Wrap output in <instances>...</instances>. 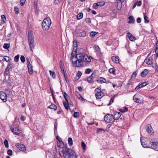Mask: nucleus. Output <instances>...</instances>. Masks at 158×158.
Segmentation results:
<instances>
[{
    "instance_id": "obj_48",
    "label": "nucleus",
    "mask_w": 158,
    "mask_h": 158,
    "mask_svg": "<svg viewBox=\"0 0 158 158\" xmlns=\"http://www.w3.org/2000/svg\"><path fill=\"white\" fill-rule=\"evenodd\" d=\"M120 111L122 113H124L128 111V108L127 107H124L122 110H120Z\"/></svg>"
},
{
    "instance_id": "obj_61",
    "label": "nucleus",
    "mask_w": 158,
    "mask_h": 158,
    "mask_svg": "<svg viewBox=\"0 0 158 158\" xmlns=\"http://www.w3.org/2000/svg\"><path fill=\"white\" fill-rule=\"evenodd\" d=\"M97 131L98 133L102 132V131H104V130L102 128L98 129L97 130Z\"/></svg>"
},
{
    "instance_id": "obj_40",
    "label": "nucleus",
    "mask_w": 158,
    "mask_h": 158,
    "mask_svg": "<svg viewBox=\"0 0 158 158\" xmlns=\"http://www.w3.org/2000/svg\"><path fill=\"white\" fill-rule=\"evenodd\" d=\"M87 81L89 83H92L93 82V79L89 77L87 78Z\"/></svg>"
},
{
    "instance_id": "obj_25",
    "label": "nucleus",
    "mask_w": 158,
    "mask_h": 158,
    "mask_svg": "<svg viewBox=\"0 0 158 158\" xmlns=\"http://www.w3.org/2000/svg\"><path fill=\"white\" fill-rule=\"evenodd\" d=\"M152 128L151 125L150 124H148L147 126L146 131L148 133H150L152 132Z\"/></svg>"
},
{
    "instance_id": "obj_50",
    "label": "nucleus",
    "mask_w": 158,
    "mask_h": 158,
    "mask_svg": "<svg viewBox=\"0 0 158 158\" xmlns=\"http://www.w3.org/2000/svg\"><path fill=\"white\" fill-rule=\"evenodd\" d=\"M82 73L80 71H78L76 75L78 77V79H79Z\"/></svg>"
},
{
    "instance_id": "obj_14",
    "label": "nucleus",
    "mask_w": 158,
    "mask_h": 158,
    "mask_svg": "<svg viewBox=\"0 0 158 158\" xmlns=\"http://www.w3.org/2000/svg\"><path fill=\"white\" fill-rule=\"evenodd\" d=\"M14 68V66L13 64H8L6 68L5 69V73L7 72L6 73L7 74L10 73V69H12V68Z\"/></svg>"
},
{
    "instance_id": "obj_57",
    "label": "nucleus",
    "mask_w": 158,
    "mask_h": 158,
    "mask_svg": "<svg viewBox=\"0 0 158 158\" xmlns=\"http://www.w3.org/2000/svg\"><path fill=\"white\" fill-rule=\"evenodd\" d=\"M69 104V105L73 106V103L72 101L69 99L68 101V102H66Z\"/></svg>"
},
{
    "instance_id": "obj_59",
    "label": "nucleus",
    "mask_w": 158,
    "mask_h": 158,
    "mask_svg": "<svg viewBox=\"0 0 158 158\" xmlns=\"http://www.w3.org/2000/svg\"><path fill=\"white\" fill-rule=\"evenodd\" d=\"M61 70L63 72L64 75V77L65 78V79H66V76H65V73H66L64 71V69L63 67H61Z\"/></svg>"
},
{
    "instance_id": "obj_1",
    "label": "nucleus",
    "mask_w": 158,
    "mask_h": 158,
    "mask_svg": "<svg viewBox=\"0 0 158 158\" xmlns=\"http://www.w3.org/2000/svg\"><path fill=\"white\" fill-rule=\"evenodd\" d=\"M75 49L71 53V60L75 66L80 67L86 65L91 61L89 57L84 53H80L76 54L77 51Z\"/></svg>"
},
{
    "instance_id": "obj_5",
    "label": "nucleus",
    "mask_w": 158,
    "mask_h": 158,
    "mask_svg": "<svg viewBox=\"0 0 158 158\" xmlns=\"http://www.w3.org/2000/svg\"><path fill=\"white\" fill-rule=\"evenodd\" d=\"M104 119L108 123L113 122L114 121V115L110 114H107L104 116Z\"/></svg>"
},
{
    "instance_id": "obj_10",
    "label": "nucleus",
    "mask_w": 158,
    "mask_h": 158,
    "mask_svg": "<svg viewBox=\"0 0 158 158\" xmlns=\"http://www.w3.org/2000/svg\"><path fill=\"white\" fill-rule=\"evenodd\" d=\"M11 131L14 134L17 135H19L22 132L21 130L19 128L18 126L12 128Z\"/></svg>"
},
{
    "instance_id": "obj_12",
    "label": "nucleus",
    "mask_w": 158,
    "mask_h": 158,
    "mask_svg": "<svg viewBox=\"0 0 158 158\" xmlns=\"http://www.w3.org/2000/svg\"><path fill=\"white\" fill-rule=\"evenodd\" d=\"M15 145L20 151H23L26 150L25 146L22 144L16 143L15 144Z\"/></svg>"
},
{
    "instance_id": "obj_41",
    "label": "nucleus",
    "mask_w": 158,
    "mask_h": 158,
    "mask_svg": "<svg viewBox=\"0 0 158 158\" xmlns=\"http://www.w3.org/2000/svg\"><path fill=\"white\" fill-rule=\"evenodd\" d=\"M37 4L38 1H34V6L35 10H37Z\"/></svg>"
},
{
    "instance_id": "obj_35",
    "label": "nucleus",
    "mask_w": 158,
    "mask_h": 158,
    "mask_svg": "<svg viewBox=\"0 0 158 158\" xmlns=\"http://www.w3.org/2000/svg\"><path fill=\"white\" fill-rule=\"evenodd\" d=\"M49 72L50 73V75L53 78H55V77H56V75H55V73L51 71V70H50L49 71Z\"/></svg>"
},
{
    "instance_id": "obj_56",
    "label": "nucleus",
    "mask_w": 158,
    "mask_h": 158,
    "mask_svg": "<svg viewBox=\"0 0 158 158\" xmlns=\"http://www.w3.org/2000/svg\"><path fill=\"white\" fill-rule=\"evenodd\" d=\"M3 59H4L6 62H8L9 60V58L8 56H4L3 57Z\"/></svg>"
},
{
    "instance_id": "obj_34",
    "label": "nucleus",
    "mask_w": 158,
    "mask_h": 158,
    "mask_svg": "<svg viewBox=\"0 0 158 158\" xmlns=\"http://www.w3.org/2000/svg\"><path fill=\"white\" fill-rule=\"evenodd\" d=\"M63 145V143L62 141L59 140L57 141V146L58 147H61Z\"/></svg>"
},
{
    "instance_id": "obj_36",
    "label": "nucleus",
    "mask_w": 158,
    "mask_h": 158,
    "mask_svg": "<svg viewBox=\"0 0 158 158\" xmlns=\"http://www.w3.org/2000/svg\"><path fill=\"white\" fill-rule=\"evenodd\" d=\"M68 141L69 145H73V140L71 138H69L68 139Z\"/></svg>"
},
{
    "instance_id": "obj_21",
    "label": "nucleus",
    "mask_w": 158,
    "mask_h": 158,
    "mask_svg": "<svg viewBox=\"0 0 158 158\" xmlns=\"http://www.w3.org/2000/svg\"><path fill=\"white\" fill-rule=\"evenodd\" d=\"M148 73V70L147 69H145L141 73V76L142 77L145 76Z\"/></svg>"
},
{
    "instance_id": "obj_16",
    "label": "nucleus",
    "mask_w": 158,
    "mask_h": 158,
    "mask_svg": "<svg viewBox=\"0 0 158 158\" xmlns=\"http://www.w3.org/2000/svg\"><path fill=\"white\" fill-rule=\"evenodd\" d=\"M144 139H143V140L141 139V138L140 139V141L142 146L144 148H150V145H149L147 143V142L145 141H144L145 142H144Z\"/></svg>"
},
{
    "instance_id": "obj_27",
    "label": "nucleus",
    "mask_w": 158,
    "mask_h": 158,
    "mask_svg": "<svg viewBox=\"0 0 158 158\" xmlns=\"http://www.w3.org/2000/svg\"><path fill=\"white\" fill-rule=\"evenodd\" d=\"M142 3L140 1H139L137 2H135L133 6L132 7V9H134L136 6L137 5L138 6H140L141 5Z\"/></svg>"
},
{
    "instance_id": "obj_45",
    "label": "nucleus",
    "mask_w": 158,
    "mask_h": 158,
    "mask_svg": "<svg viewBox=\"0 0 158 158\" xmlns=\"http://www.w3.org/2000/svg\"><path fill=\"white\" fill-rule=\"evenodd\" d=\"M100 78L101 79V81H100L101 83H106V79L102 77H100Z\"/></svg>"
},
{
    "instance_id": "obj_24",
    "label": "nucleus",
    "mask_w": 158,
    "mask_h": 158,
    "mask_svg": "<svg viewBox=\"0 0 158 158\" xmlns=\"http://www.w3.org/2000/svg\"><path fill=\"white\" fill-rule=\"evenodd\" d=\"M112 60L116 63H118L119 62L118 58L116 56H112L111 57Z\"/></svg>"
},
{
    "instance_id": "obj_49",
    "label": "nucleus",
    "mask_w": 158,
    "mask_h": 158,
    "mask_svg": "<svg viewBox=\"0 0 158 158\" xmlns=\"http://www.w3.org/2000/svg\"><path fill=\"white\" fill-rule=\"evenodd\" d=\"M109 72L110 73L114 74L115 73V70L113 68H110L109 69Z\"/></svg>"
},
{
    "instance_id": "obj_20",
    "label": "nucleus",
    "mask_w": 158,
    "mask_h": 158,
    "mask_svg": "<svg viewBox=\"0 0 158 158\" xmlns=\"http://www.w3.org/2000/svg\"><path fill=\"white\" fill-rule=\"evenodd\" d=\"M129 21L128 23H133L135 22V19L134 17L132 16H130L128 18Z\"/></svg>"
},
{
    "instance_id": "obj_3",
    "label": "nucleus",
    "mask_w": 158,
    "mask_h": 158,
    "mask_svg": "<svg viewBox=\"0 0 158 158\" xmlns=\"http://www.w3.org/2000/svg\"><path fill=\"white\" fill-rule=\"evenodd\" d=\"M28 40L31 50L32 51V48H34V38L33 33L31 31H28Z\"/></svg>"
},
{
    "instance_id": "obj_52",
    "label": "nucleus",
    "mask_w": 158,
    "mask_h": 158,
    "mask_svg": "<svg viewBox=\"0 0 158 158\" xmlns=\"http://www.w3.org/2000/svg\"><path fill=\"white\" fill-rule=\"evenodd\" d=\"M97 32H95L92 31V32H91V33H90V35L92 37H93L97 34Z\"/></svg>"
},
{
    "instance_id": "obj_23",
    "label": "nucleus",
    "mask_w": 158,
    "mask_h": 158,
    "mask_svg": "<svg viewBox=\"0 0 158 158\" xmlns=\"http://www.w3.org/2000/svg\"><path fill=\"white\" fill-rule=\"evenodd\" d=\"M69 157V158H77V156L76 155L75 152L73 150H72L71 155H70V156Z\"/></svg>"
},
{
    "instance_id": "obj_15",
    "label": "nucleus",
    "mask_w": 158,
    "mask_h": 158,
    "mask_svg": "<svg viewBox=\"0 0 158 158\" xmlns=\"http://www.w3.org/2000/svg\"><path fill=\"white\" fill-rule=\"evenodd\" d=\"M114 121L118 119L121 115V113L118 112H115L114 113Z\"/></svg>"
},
{
    "instance_id": "obj_39",
    "label": "nucleus",
    "mask_w": 158,
    "mask_h": 158,
    "mask_svg": "<svg viewBox=\"0 0 158 158\" xmlns=\"http://www.w3.org/2000/svg\"><path fill=\"white\" fill-rule=\"evenodd\" d=\"M4 143L5 147L6 148H8L9 144L7 140L6 139H5L4 141Z\"/></svg>"
},
{
    "instance_id": "obj_33",
    "label": "nucleus",
    "mask_w": 158,
    "mask_h": 158,
    "mask_svg": "<svg viewBox=\"0 0 158 158\" xmlns=\"http://www.w3.org/2000/svg\"><path fill=\"white\" fill-rule=\"evenodd\" d=\"M10 44H5L3 46V48L6 49H8V48L10 47Z\"/></svg>"
},
{
    "instance_id": "obj_64",
    "label": "nucleus",
    "mask_w": 158,
    "mask_h": 158,
    "mask_svg": "<svg viewBox=\"0 0 158 158\" xmlns=\"http://www.w3.org/2000/svg\"><path fill=\"white\" fill-rule=\"evenodd\" d=\"M85 21L87 23H90V19L89 18H87L85 19Z\"/></svg>"
},
{
    "instance_id": "obj_54",
    "label": "nucleus",
    "mask_w": 158,
    "mask_h": 158,
    "mask_svg": "<svg viewBox=\"0 0 158 158\" xmlns=\"http://www.w3.org/2000/svg\"><path fill=\"white\" fill-rule=\"evenodd\" d=\"M7 154L9 156H11L12 155V151L11 150H8L7 151Z\"/></svg>"
},
{
    "instance_id": "obj_32",
    "label": "nucleus",
    "mask_w": 158,
    "mask_h": 158,
    "mask_svg": "<svg viewBox=\"0 0 158 158\" xmlns=\"http://www.w3.org/2000/svg\"><path fill=\"white\" fill-rule=\"evenodd\" d=\"M1 21L2 23H5L6 22V19L5 16L4 15H2L1 16Z\"/></svg>"
},
{
    "instance_id": "obj_44",
    "label": "nucleus",
    "mask_w": 158,
    "mask_h": 158,
    "mask_svg": "<svg viewBox=\"0 0 158 158\" xmlns=\"http://www.w3.org/2000/svg\"><path fill=\"white\" fill-rule=\"evenodd\" d=\"M19 55L16 56L14 58V60L16 62H18L19 61Z\"/></svg>"
},
{
    "instance_id": "obj_31",
    "label": "nucleus",
    "mask_w": 158,
    "mask_h": 158,
    "mask_svg": "<svg viewBox=\"0 0 158 158\" xmlns=\"http://www.w3.org/2000/svg\"><path fill=\"white\" fill-rule=\"evenodd\" d=\"M155 53L156 54V56H158V41H157L156 44V48L155 50Z\"/></svg>"
},
{
    "instance_id": "obj_42",
    "label": "nucleus",
    "mask_w": 158,
    "mask_h": 158,
    "mask_svg": "<svg viewBox=\"0 0 158 158\" xmlns=\"http://www.w3.org/2000/svg\"><path fill=\"white\" fill-rule=\"evenodd\" d=\"M92 72L91 69L89 68H88L85 69V73L86 74H89Z\"/></svg>"
},
{
    "instance_id": "obj_7",
    "label": "nucleus",
    "mask_w": 158,
    "mask_h": 158,
    "mask_svg": "<svg viewBox=\"0 0 158 158\" xmlns=\"http://www.w3.org/2000/svg\"><path fill=\"white\" fill-rule=\"evenodd\" d=\"M151 144L150 148H151L155 150L158 151V142H154L153 139L151 141Z\"/></svg>"
},
{
    "instance_id": "obj_46",
    "label": "nucleus",
    "mask_w": 158,
    "mask_h": 158,
    "mask_svg": "<svg viewBox=\"0 0 158 158\" xmlns=\"http://www.w3.org/2000/svg\"><path fill=\"white\" fill-rule=\"evenodd\" d=\"M20 60L23 63H24L25 61V58L23 56H21L20 57Z\"/></svg>"
},
{
    "instance_id": "obj_55",
    "label": "nucleus",
    "mask_w": 158,
    "mask_h": 158,
    "mask_svg": "<svg viewBox=\"0 0 158 158\" xmlns=\"http://www.w3.org/2000/svg\"><path fill=\"white\" fill-rule=\"evenodd\" d=\"M137 71H135L131 76V78H135L136 77L137 75Z\"/></svg>"
},
{
    "instance_id": "obj_37",
    "label": "nucleus",
    "mask_w": 158,
    "mask_h": 158,
    "mask_svg": "<svg viewBox=\"0 0 158 158\" xmlns=\"http://www.w3.org/2000/svg\"><path fill=\"white\" fill-rule=\"evenodd\" d=\"M73 116L76 118H77L79 116V114L78 112H74L73 114Z\"/></svg>"
},
{
    "instance_id": "obj_26",
    "label": "nucleus",
    "mask_w": 158,
    "mask_h": 158,
    "mask_svg": "<svg viewBox=\"0 0 158 158\" xmlns=\"http://www.w3.org/2000/svg\"><path fill=\"white\" fill-rule=\"evenodd\" d=\"M63 102L64 106V107L65 109L68 110L69 109V105L68 103L66 102V101H63Z\"/></svg>"
},
{
    "instance_id": "obj_28",
    "label": "nucleus",
    "mask_w": 158,
    "mask_h": 158,
    "mask_svg": "<svg viewBox=\"0 0 158 158\" xmlns=\"http://www.w3.org/2000/svg\"><path fill=\"white\" fill-rule=\"evenodd\" d=\"M143 17L144 19V22L145 23H148L149 22V20L146 14L145 13H143Z\"/></svg>"
},
{
    "instance_id": "obj_11",
    "label": "nucleus",
    "mask_w": 158,
    "mask_h": 158,
    "mask_svg": "<svg viewBox=\"0 0 158 158\" xmlns=\"http://www.w3.org/2000/svg\"><path fill=\"white\" fill-rule=\"evenodd\" d=\"M0 98L3 102H5L7 101V96L6 93L3 91L0 92Z\"/></svg>"
},
{
    "instance_id": "obj_2",
    "label": "nucleus",
    "mask_w": 158,
    "mask_h": 158,
    "mask_svg": "<svg viewBox=\"0 0 158 158\" xmlns=\"http://www.w3.org/2000/svg\"><path fill=\"white\" fill-rule=\"evenodd\" d=\"M51 23L50 18L48 17L45 19L42 23V27L44 30H48L49 28Z\"/></svg>"
},
{
    "instance_id": "obj_43",
    "label": "nucleus",
    "mask_w": 158,
    "mask_h": 158,
    "mask_svg": "<svg viewBox=\"0 0 158 158\" xmlns=\"http://www.w3.org/2000/svg\"><path fill=\"white\" fill-rule=\"evenodd\" d=\"M81 147L84 150L86 149V145L84 142H82L81 143Z\"/></svg>"
},
{
    "instance_id": "obj_6",
    "label": "nucleus",
    "mask_w": 158,
    "mask_h": 158,
    "mask_svg": "<svg viewBox=\"0 0 158 158\" xmlns=\"http://www.w3.org/2000/svg\"><path fill=\"white\" fill-rule=\"evenodd\" d=\"M95 91L96 92L95 96L97 99H101L104 95V94L102 93L101 90L98 88L95 89Z\"/></svg>"
},
{
    "instance_id": "obj_38",
    "label": "nucleus",
    "mask_w": 158,
    "mask_h": 158,
    "mask_svg": "<svg viewBox=\"0 0 158 158\" xmlns=\"http://www.w3.org/2000/svg\"><path fill=\"white\" fill-rule=\"evenodd\" d=\"M152 66L155 69L156 71H158V65L156 63L152 64Z\"/></svg>"
},
{
    "instance_id": "obj_51",
    "label": "nucleus",
    "mask_w": 158,
    "mask_h": 158,
    "mask_svg": "<svg viewBox=\"0 0 158 158\" xmlns=\"http://www.w3.org/2000/svg\"><path fill=\"white\" fill-rule=\"evenodd\" d=\"M143 86L142 85V84H141L137 86V87H136L135 88V90H138L139 89L143 87Z\"/></svg>"
},
{
    "instance_id": "obj_63",
    "label": "nucleus",
    "mask_w": 158,
    "mask_h": 158,
    "mask_svg": "<svg viewBox=\"0 0 158 158\" xmlns=\"http://www.w3.org/2000/svg\"><path fill=\"white\" fill-rule=\"evenodd\" d=\"M79 97L78 96V98L80 100H81L82 101L84 100V98H83L82 97V96L81 95L79 94Z\"/></svg>"
},
{
    "instance_id": "obj_13",
    "label": "nucleus",
    "mask_w": 158,
    "mask_h": 158,
    "mask_svg": "<svg viewBox=\"0 0 158 158\" xmlns=\"http://www.w3.org/2000/svg\"><path fill=\"white\" fill-rule=\"evenodd\" d=\"M86 32L82 30L79 31L77 33V36L79 37H84L86 36Z\"/></svg>"
},
{
    "instance_id": "obj_30",
    "label": "nucleus",
    "mask_w": 158,
    "mask_h": 158,
    "mask_svg": "<svg viewBox=\"0 0 158 158\" xmlns=\"http://www.w3.org/2000/svg\"><path fill=\"white\" fill-rule=\"evenodd\" d=\"M83 14L82 13H80L78 14L77 16V19L79 20L83 18Z\"/></svg>"
},
{
    "instance_id": "obj_18",
    "label": "nucleus",
    "mask_w": 158,
    "mask_h": 158,
    "mask_svg": "<svg viewBox=\"0 0 158 158\" xmlns=\"http://www.w3.org/2000/svg\"><path fill=\"white\" fill-rule=\"evenodd\" d=\"M153 58L152 56L149 57L148 59H145V61H146L147 64L148 65H151L152 64Z\"/></svg>"
},
{
    "instance_id": "obj_8",
    "label": "nucleus",
    "mask_w": 158,
    "mask_h": 158,
    "mask_svg": "<svg viewBox=\"0 0 158 158\" xmlns=\"http://www.w3.org/2000/svg\"><path fill=\"white\" fill-rule=\"evenodd\" d=\"M140 96L138 94H135L133 97V99L137 103H141L143 102L142 99L140 98Z\"/></svg>"
},
{
    "instance_id": "obj_22",
    "label": "nucleus",
    "mask_w": 158,
    "mask_h": 158,
    "mask_svg": "<svg viewBox=\"0 0 158 158\" xmlns=\"http://www.w3.org/2000/svg\"><path fill=\"white\" fill-rule=\"evenodd\" d=\"M124 1H119L118 2H117V9L120 10L121 9L122 6L121 5L122 3Z\"/></svg>"
},
{
    "instance_id": "obj_17",
    "label": "nucleus",
    "mask_w": 158,
    "mask_h": 158,
    "mask_svg": "<svg viewBox=\"0 0 158 158\" xmlns=\"http://www.w3.org/2000/svg\"><path fill=\"white\" fill-rule=\"evenodd\" d=\"M127 36L131 41H133L136 40V38L129 32L127 33Z\"/></svg>"
},
{
    "instance_id": "obj_47",
    "label": "nucleus",
    "mask_w": 158,
    "mask_h": 158,
    "mask_svg": "<svg viewBox=\"0 0 158 158\" xmlns=\"http://www.w3.org/2000/svg\"><path fill=\"white\" fill-rule=\"evenodd\" d=\"M14 11L16 14H18L19 13V9L16 6L14 7Z\"/></svg>"
},
{
    "instance_id": "obj_58",
    "label": "nucleus",
    "mask_w": 158,
    "mask_h": 158,
    "mask_svg": "<svg viewBox=\"0 0 158 158\" xmlns=\"http://www.w3.org/2000/svg\"><path fill=\"white\" fill-rule=\"evenodd\" d=\"M96 76V73H95L94 72H93L92 74L90 76H89V77H90L91 78H93L94 79V77H95Z\"/></svg>"
},
{
    "instance_id": "obj_53",
    "label": "nucleus",
    "mask_w": 158,
    "mask_h": 158,
    "mask_svg": "<svg viewBox=\"0 0 158 158\" xmlns=\"http://www.w3.org/2000/svg\"><path fill=\"white\" fill-rule=\"evenodd\" d=\"M114 99V97H112L110 99V101L109 103L108 104V105H110L113 102Z\"/></svg>"
},
{
    "instance_id": "obj_9",
    "label": "nucleus",
    "mask_w": 158,
    "mask_h": 158,
    "mask_svg": "<svg viewBox=\"0 0 158 158\" xmlns=\"http://www.w3.org/2000/svg\"><path fill=\"white\" fill-rule=\"evenodd\" d=\"M105 3V2L103 1L99 2L97 3H94L93 6L94 9H97L99 7H101L104 6Z\"/></svg>"
},
{
    "instance_id": "obj_29",
    "label": "nucleus",
    "mask_w": 158,
    "mask_h": 158,
    "mask_svg": "<svg viewBox=\"0 0 158 158\" xmlns=\"http://www.w3.org/2000/svg\"><path fill=\"white\" fill-rule=\"evenodd\" d=\"M48 108H50L51 109H53L55 110H56L57 107L54 104H52L51 105L48 107Z\"/></svg>"
},
{
    "instance_id": "obj_60",
    "label": "nucleus",
    "mask_w": 158,
    "mask_h": 158,
    "mask_svg": "<svg viewBox=\"0 0 158 158\" xmlns=\"http://www.w3.org/2000/svg\"><path fill=\"white\" fill-rule=\"evenodd\" d=\"M20 5L21 6H23L25 3L26 1H20Z\"/></svg>"
},
{
    "instance_id": "obj_19",
    "label": "nucleus",
    "mask_w": 158,
    "mask_h": 158,
    "mask_svg": "<svg viewBox=\"0 0 158 158\" xmlns=\"http://www.w3.org/2000/svg\"><path fill=\"white\" fill-rule=\"evenodd\" d=\"M27 66L28 70V72L30 74H32L33 73L32 66L31 64H27Z\"/></svg>"
},
{
    "instance_id": "obj_62",
    "label": "nucleus",
    "mask_w": 158,
    "mask_h": 158,
    "mask_svg": "<svg viewBox=\"0 0 158 158\" xmlns=\"http://www.w3.org/2000/svg\"><path fill=\"white\" fill-rule=\"evenodd\" d=\"M141 18L138 17L137 19V22L138 23H139L141 22Z\"/></svg>"
},
{
    "instance_id": "obj_4",
    "label": "nucleus",
    "mask_w": 158,
    "mask_h": 158,
    "mask_svg": "<svg viewBox=\"0 0 158 158\" xmlns=\"http://www.w3.org/2000/svg\"><path fill=\"white\" fill-rule=\"evenodd\" d=\"M72 149L66 147L64 148L62 150V153L64 158H69Z\"/></svg>"
}]
</instances>
